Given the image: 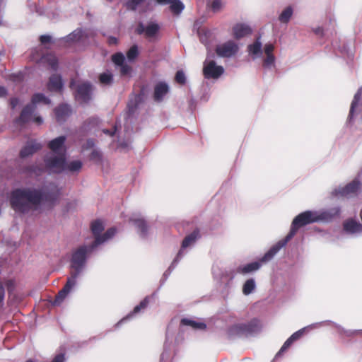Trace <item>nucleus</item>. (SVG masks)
Masks as SVG:
<instances>
[{"label":"nucleus","mask_w":362,"mask_h":362,"mask_svg":"<svg viewBox=\"0 0 362 362\" xmlns=\"http://www.w3.org/2000/svg\"><path fill=\"white\" fill-rule=\"evenodd\" d=\"M6 287H7V290L9 293L13 292V291L15 288V282L13 280H8L6 282Z\"/></svg>","instance_id":"obj_60"},{"label":"nucleus","mask_w":362,"mask_h":362,"mask_svg":"<svg viewBox=\"0 0 362 362\" xmlns=\"http://www.w3.org/2000/svg\"><path fill=\"white\" fill-rule=\"evenodd\" d=\"M43 145L35 139H28L19 151V158L26 159L42 150Z\"/></svg>","instance_id":"obj_20"},{"label":"nucleus","mask_w":362,"mask_h":362,"mask_svg":"<svg viewBox=\"0 0 362 362\" xmlns=\"http://www.w3.org/2000/svg\"><path fill=\"white\" fill-rule=\"evenodd\" d=\"M322 325H323V321L320 322L313 323L310 325L298 329V331L295 332L293 334H292L290 336V337L295 342L296 341H297L298 339L301 338L305 332H308L310 330L313 329L319 328Z\"/></svg>","instance_id":"obj_35"},{"label":"nucleus","mask_w":362,"mask_h":362,"mask_svg":"<svg viewBox=\"0 0 362 362\" xmlns=\"http://www.w3.org/2000/svg\"><path fill=\"white\" fill-rule=\"evenodd\" d=\"M147 86L142 85L140 87L139 91L136 94L133 95V98L137 100L139 102L143 103L145 101L146 97Z\"/></svg>","instance_id":"obj_47"},{"label":"nucleus","mask_w":362,"mask_h":362,"mask_svg":"<svg viewBox=\"0 0 362 362\" xmlns=\"http://www.w3.org/2000/svg\"><path fill=\"white\" fill-rule=\"evenodd\" d=\"M169 92L170 86L168 83L165 81H159L154 85L153 99L156 103H160L163 101Z\"/></svg>","instance_id":"obj_25"},{"label":"nucleus","mask_w":362,"mask_h":362,"mask_svg":"<svg viewBox=\"0 0 362 362\" xmlns=\"http://www.w3.org/2000/svg\"><path fill=\"white\" fill-rule=\"evenodd\" d=\"M28 119V121L26 122V124L32 122L37 125H41L44 122L43 117L37 113L36 111L34 112V113L31 116H30Z\"/></svg>","instance_id":"obj_48"},{"label":"nucleus","mask_w":362,"mask_h":362,"mask_svg":"<svg viewBox=\"0 0 362 362\" xmlns=\"http://www.w3.org/2000/svg\"><path fill=\"white\" fill-rule=\"evenodd\" d=\"M5 298V288L1 283H0V306L4 305Z\"/></svg>","instance_id":"obj_59"},{"label":"nucleus","mask_w":362,"mask_h":362,"mask_svg":"<svg viewBox=\"0 0 362 362\" xmlns=\"http://www.w3.org/2000/svg\"><path fill=\"white\" fill-rule=\"evenodd\" d=\"M274 43L271 42L265 43L264 46L262 45L264 57H262V66L265 71L271 70L276 66V58L274 54Z\"/></svg>","instance_id":"obj_19"},{"label":"nucleus","mask_w":362,"mask_h":362,"mask_svg":"<svg viewBox=\"0 0 362 362\" xmlns=\"http://www.w3.org/2000/svg\"><path fill=\"white\" fill-rule=\"evenodd\" d=\"M197 35L199 36L201 43L207 46L210 43V37L211 36V32L209 29L206 28H199L197 30Z\"/></svg>","instance_id":"obj_39"},{"label":"nucleus","mask_w":362,"mask_h":362,"mask_svg":"<svg viewBox=\"0 0 362 362\" xmlns=\"http://www.w3.org/2000/svg\"><path fill=\"white\" fill-rule=\"evenodd\" d=\"M256 288V282L254 278L247 279L243 285V293L245 296L251 294Z\"/></svg>","instance_id":"obj_41"},{"label":"nucleus","mask_w":362,"mask_h":362,"mask_svg":"<svg viewBox=\"0 0 362 362\" xmlns=\"http://www.w3.org/2000/svg\"><path fill=\"white\" fill-rule=\"evenodd\" d=\"M98 123V119L95 117H90L84 122V125L95 126Z\"/></svg>","instance_id":"obj_58"},{"label":"nucleus","mask_w":362,"mask_h":362,"mask_svg":"<svg viewBox=\"0 0 362 362\" xmlns=\"http://www.w3.org/2000/svg\"><path fill=\"white\" fill-rule=\"evenodd\" d=\"M341 208L337 205L320 210H306L296 216L287 235L277 243L283 248L296 235L300 228L314 223H329L340 217Z\"/></svg>","instance_id":"obj_3"},{"label":"nucleus","mask_w":362,"mask_h":362,"mask_svg":"<svg viewBox=\"0 0 362 362\" xmlns=\"http://www.w3.org/2000/svg\"><path fill=\"white\" fill-rule=\"evenodd\" d=\"M159 289L158 288L156 291H154L151 296H146L138 305H136L133 310L129 312L127 315L123 317L120 320H119L115 325V328H119L122 325L127 322L128 321L132 320L135 316L139 314L142 310H144L148 306L150 298H155L157 295Z\"/></svg>","instance_id":"obj_18"},{"label":"nucleus","mask_w":362,"mask_h":362,"mask_svg":"<svg viewBox=\"0 0 362 362\" xmlns=\"http://www.w3.org/2000/svg\"><path fill=\"white\" fill-rule=\"evenodd\" d=\"M72 112L71 106L66 103H61L54 108L55 119L61 124L66 122Z\"/></svg>","instance_id":"obj_24"},{"label":"nucleus","mask_w":362,"mask_h":362,"mask_svg":"<svg viewBox=\"0 0 362 362\" xmlns=\"http://www.w3.org/2000/svg\"><path fill=\"white\" fill-rule=\"evenodd\" d=\"M107 42L110 45H117L118 43V39L115 36L110 35L107 37Z\"/></svg>","instance_id":"obj_61"},{"label":"nucleus","mask_w":362,"mask_h":362,"mask_svg":"<svg viewBox=\"0 0 362 362\" xmlns=\"http://www.w3.org/2000/svg\"><path fill=\"white\" fill-rule=\"evenodd\" d=\"M38 52L37 48L33 49L30 52V55L33 59H35L34 55Z\"/></svg>","instance_id":"obj_63"},{"label":"nucleus","mask_w":362,"mask_h":362,"mask_svg":"<svg viewBox=\"0 0 362 362\" xmlns=\"http://www.w3.org/2000/svg\"><path fill=\"white\" fill-rule=\"evenodd\" d=\"M83 167V163L80 160H74L71 161H68L67 158H66V166L65 171L71 172V173H78L79 172Z\"/></svg>","instance_id":"obj_40"},{"label":"nucleus","mask_w":362,"mask_h":362,"mask_svg":"<svg viewBox=\"0 0 362 362\" xmlns=\"http://www.w3.org/2000/svg\"><path fill=\"white\" fill-rule=\"evenodd\" d=\"M160 30V25L152 21L147 22L146 24L139 22L135 29L137 35H144L149 42H155L159 38Z\"/></svg>","instance_id":"obj_10"},{"label":"nucleus","mask_w":362,"mask_h":362,"mask_svg":"<svg viewBox=\"0 0 362 362\" xmlns=\"http://www.w3.org/2000/svg\"><path fill=\"white\" fill-rule=\"evenodd\" d=\"M90 229L93 240L89 244H83L77 247L71 253L69 260V276L62 289L51 302L53 306H59L71 292L77 283V279L83 274L88 259L97 249L102 245L112 239L117 233V228L111 227L105 233L103 222L96 219L90 223Z\"/></svg>","instance_id":"obj_1"},{"label":"nucleus","mask_w":362,"mask_h":362,"mask_svg":"<svg viewBox=\"0 0 362 362\" xmlns=\"http://www.w3.org/2000/svg\"><path fill=\"white\" fill-rule=\"evenodd\" d=\"M174 80L175 83L180 86H184L186 84L187 76L182 69H180L176 71Z\"/></svg>","instance_id":"obj_45"},{"label":"nucleus","mask_w":362,"mask_h":362,"mask_svg":"<svg viewBox=\"0 0 362 362\" xmlns=\"http://www.w3.org/2000/svg\"><path fill=\"white\" fill-rule=\"evenodd\" d=\"M66 135H60L51 139L47 144V147L51 150L49 153L66 154Z\"/></svg>","instance_id":"obj_22"},{"label":"nucleus","mask_w":362,"mask_h":362,"mask_svg":"<svg viewBox=\"0 0 362 362\" xmlns=\"http://www.w3.org/2000/svg\"><path fill=\"white\" fill-rule=\"evenodd\" d=\"M235 276V269H233L225 270L222 272L220 281V291L224 298H227L234 291L233 279Z\"/></svg>","instance_id":"obj_15"},{"label":"nucleus","mask_w":362,"mask_h":362,"mask_svg":"<svg viewBox=\"0 0 362 362\" xmlns=\"http://www.w3.org/2000/svg\"><path fill=\"white\" fill-rule=\"evenodd\" d=\"M129 221L134 226L141 239L146 240L148 238L151 227L145 217L140 214H133L129 217Z\"/></svg>","instance_id":"obj_14"},{"label":"nucleus","mask_w":362,"mask_h":362,"mask_svg":"<svg viewBox=\"0 0 362 362\" xmlns=\"http://www.w3.org/2000/svg\"><path fill=\"white\" fill-rule=\"evenodd\" d=\"M69 87L71 89L75 88V100L81 105L88 104L93 100L94 86L90 81H86L76 84L74 80H71Z\"/></svg>","instance_id":"obj_7"},{"label":"nucleus","mask_w":362,"mask_h":362,"mask_svg":"<svg viewBox=\"0 0 362 362\" xmlns=\"http://www.w3.org/2000/svg\"><path fill=\"white\" fill-rule=\"evenodd\" d=\"M294 341L289 337L286 341L284 343L282 346L280 348L279 351L276 353L275 358H279L284 355V354L291 346Z\"/></svg>","instance_id":"obj_46"},{"label":"nucleus","mask_w":362,"mask_h":362,"mask_svg":"<svg viewBox=\"0 0 362 362\" xmlns=\"http://www.w3.org/2000/svg\"><path fill=\"white\" fill-rule=\"evenodd\" d=\"M322 325H323V321L320 322L313 323L310 325L298 329V331L295 332L293 334H292L290 336V337L295 342L296 341H297L298 339L301 338L305 332H308L310 330L313 329L319 328Z\"/></svg>","instance_id":"obj_34"},{"label":"nucleus","mask_w":362,"mask_h":362,"mask_svg":"<svg viewBox=\"0 0 362 362\" xmlns=\"http://www.w3.org/2000/svg\"><path fill=\"white\" fill-rule=\"evenodd\" d=\"M197 108V100L193 96V95H188V109L191 112V113H193Z\"/></svg>","instance_id":"obj_50"},{"label":"nucleus","mask_w":362,"mask_h":362,"mask_svg":"<svg viewBox=\"0 0 362 362\" xmlns=\"http://www.w3.org/2000/svg\"><path fill=\"white\" fill-rule=\"evenodd\" d=\"M99 81L103 85H111L114 81L113 74L109 71H104L99 75Z\"/></svg>","instance_id":"obj_43"},{"label":"nucleus","mask_w":362,"mask_h":362,"mask_svg":"<svg viewBox=\"0 0 362 362\" xmlns=\"http://www.w3.org/2000/svg\"><path fill=\"white\" fill-rule=\"evenodd\" d=\"M282 247L276 243L258 259L244 264H240L235 269V274L247 275L257 272L264 263L272 260Z\"/></svg>","instance_id":"obj_5"},{"label":"nucleus","mask_w":362,"mask_h":362,"mask_svg":"<svg viewBox=\"0 0 362 362\" xmlns=\"http://www.w3.org/2000/svg\"><path fill=\"white\" fill-rule=\"evenodd\" d=\"M293 10L291 6L286 7L280 13L279 20L281 23H288L292 17Z\"/></svg>","instance_id":"obj_42"},{"label":"nucleus","mask_w":362,"mask_h":362,"mask_svg":"<svg viewBox=\"0 0 362 362\" xmlns=\"http://www.w3.org/2000/svg\"><path fill=\"white\" fill-rule=\"evenodd\" d=\"M112 62L115 69L119 71L122 78H130L133 76L134 71L132 66L128 64L125 55L121 52H116L112 55Z\"/></svg>","instance_id":"obj_12"},{"label":"nucleus","mask_w":362,"mask_h":362,"mask_svg":"<svg viewBox=\"0 0 362 362\" xmlns=\"http://www.w3.org/2000/svg\"><path fill=\"white\" fill-rule=\"evenodd\" d=\"M332 45L337 55L340 54L343 57H347L349 59H353L352 43L350 40L339 39L338 41L333 42Z\"/></svg>","instance_id":"obj_21"},{"label":"nucleus","mask_w":362,"mask_h":362,"mask_svg":"<svg viewBox=\"0 0 362 362\" xmlns=\"http://www.w3.org/2000/svg\"><path fill=\"white\" fill-rule=\"evenodd\" d=\"M95 140L93 138H88L87 139L86 142L83 145V148L87 150L95 147Z\"/></svg>","instance_id":"obj_56"},{"label":"nucleus","mask_w":362,"mask_h":362,"mask_svg":"<svg viewBox=\"0 0 362 362\" xmlns=\"http://www.w3.org/2000/svg\"><path fill=\"white\" fill-rule=\"evenodd\" d=\"M262 329L260 320L254 317L247 322L238 323L229 327L226 334L228 339L232 340L242 337L253 336Z\"/></svg>","instance_id":"obj_4"},{"label":"nucleus","mask_w":362,"mask_h":362,"mask_svg":"<svg viewBox=\"0 0 362 362\" xmlns=\"http://www.w3.org/2000/svg\"><path fill=\"white\" fill-rule=\"evenodd\" d=\"M336 26V20L334 17L328 16L327 21L322 25L312 27L311 30L316 37L324 42L329 36L332 35Z\"/></svg>","instance_id":"obj_11"},{"label":"nucleus","mask_w":362,"mask_h":362,"mask_svg":"<svg viewBox=\"0 0 362 362\" xmlns=\"http://www.w3.org/2000/svg\"><path fill=\"white\" fill-rule=\"evenodd\" d=\"M66 154L48 153L44 158L47 170L54 174L65 172Z\"/></svg>","instance_id":"obj_9"},{"label":"nucleus","mask_w":362,"mask_h":362,"mask_svg":"<svg viewBox=\"0 0 362 362\" xmlns=\"http://www.w3.org/2000/svg\"><path fill=\"white\" fill-rule=\"evenodd\" d=\"M37 62L47 65V69L52 71H57L59 68V62L58 57L53 53L49 52L40 56Z\"/></svg>","instance_id":"obj_29"},{"label":"nucleus","mask_w":362,"mask_h":362,"mask_svg":"<svg viewBox=\"0 0 362 362\" xmlns=\"http://www.w3.org/2000/svg\"><path fill=\"white\" fill-rule=\"evenodd\" d=\"M169 5V9L174 16H180L185 8L181 0H160L159 5Z\"/></svg>","instance_id":"obj_32"},{"label":"nucleus","mask_w":362,"mask_h":362,"mask_svg":"<svg viewBox=\"0 0 362 362\" xmlns=\"http://www.w3.org/2000/svg\"><path fill=\"white\" fill-rule=\"evenodd\" d=\"M214 57L215 54L208 51L203 66V75L206 79L216 80L224 73V68L221 65H217L214 59Z\"/></svg>","instance_id":"obj_8"},{"label":"nucleus","mask_w":362,"mask_h":362,"mask_svg":"<svg viewBox=\"0 0 362 362\" xmlns=\"http://www.w3.org/2000/svg\"><path fill=\"white\" fill-rule=\"evenodd\" d=\"M323 325H332L334 326L339 331L340 334H344L346 337H352L354 335H361L362 336V329H346L340 325L332 321V320H325L323 321Z\"/></svg>","instance_id":"obj_33"},{"label":"nucleus","mask_w":362,"mask_h":362,"mask_svg":"<svg viewBox=\"0 0 362 362\" xmlns=\"http://www.w3.org/2000/svg\"><path fill=\"white\" fill-rule=\"evenodd\" d=\"M142 104L133 97H130L127 104V117H132L138 110L139 105Z\"/></svg>","instance_id":"obj_37"},{"label":"nucleus","mask_w":362,"mask_h":362,"mask_svg":"<svg viewBox=\"0 0 362 362\" xmlns=\"http://www.w3.org/2000/svg\"><path fill=\"white\" fill-rule=\"evenodd\" d=\"M39 40L42 45H45L47 44H57L59 45L58 38L54 39L52 35L48 34L40 35L39 37Z\"/></svg>","instance_id":"obj_44"},{"label":"nucleus","mask_w":362,"mask_h":362,"mask_svg":"<svg viewBox=\"0 0 362 362\" xmlns=\"http://www.w3.org/2000/svg\"><path fill=\"white\" fill-rule=\"evenodd\" d=\"M25 171L28 173H36L40 171V168L36 165H30L25 168Z\"/></svg>","instance_id":"obj_55"},{"label":"nucleus","mask_w":362,"mask_h":362,"mask_svg":"<svg viewBox=\"0 0 362 362\" xmlns=\"http://www.w3.org/2000/svg\"><path fill=\"white\" fill-rule=\"evenodd\" d=\"M239 45L232 40L217 45L215 47V54L221 58H232L239 52Z\"/></svg>","instance_id":"obj_17"},{"label":"nucleus","mask_w":362,"mask_h":362,"mask_svg":"<svg viewBox=\"0 0 362 362\" xmlns=\"http://www.w3.org/2000/svg\"><path fill=\"white\" fill-rule=\"evenodd\" d=\"M47 88L51 92L61 93L64 89V81L60 74H53L48 79Z\"/></svg>","instance_id":"obj_28"},{"label":"nucleus","mask_w":362,"mask_h":362,"mask_svg":"<svg viewBox=\"0 0 362 362\" xmlns=\"http://www.w3.org/2000/svg\"><path fill=\"white\" fill-rule=\"evenodd\" d=\"M9 78L14 82H22L25 78V73L23 71L12 73L10 74Z\"/></svg>","instance_id":"obj_49"},{"label":"nucleus","mask_w":362,"mask_h":362,"mask_svg":"<svg viewBox=\"0 0 362 362\" xmlns=\"http://www.w3.org/2000/svg\"><path fill=\"white\" fill-rule=\"evenodd\" d=\"M173 332H170V325L168 326L165 333V341L163 346V351L160 355V362H168L172 357Z\"/></svg>","instance_id":"obj_27"},{"label":"nucleus","mask_w":362,"mask_h":362,"mask_svg":"<svg viewBox=\"0 0 362 362\" xmlns=\"http://www.w3.org/2000/svg\"><path fill=\"white\" fill-rule=\"evenodd\" d=\"M20 100L17 97L11 98L9 100V105L12 110H14L19 104Z\"/></svg>","instance_id":"obj_57"},{"label":"nucleus","mask_w":362,"mask_h":362,"mask_svg":"<svg viewBox=\"0 0 362 362\" xmlns=\"http://www.w3.org/2000/svg\"><path fill=\"white\" fill-rule=\"evenodd\" d=\"M201 238L199 228H195L192 233L187 235L181 243L180 248L175 255L177 259L182 260L189 252V250L194 245L198 239Z\"/></svg>","instance_id":"obj_13"},{"label":"nucleus","mask_w":362,"mask_h":362,"mask_svg":"<svg viewBox=\"0 0 362 362\" xmlns=\"http://www.w3.org/2000/svg\"><path fill=\"white\" fill-rule=\"evenodd\" d=\"M262 34L258 33L253 42L249 44L247 47V52L253 61L257 59H262L263 49L262 42Z\"/></svg>","instance_id":"obj_23"},{"label":"nucleus","mask_w":362,"mask_h":362,"mask_svg":"<svg viewBox=\"0 0 362 362\" xmlns=\"http://www.w3.org/2000/svg\"><path fill=\"white\" fill-rule=\"evenodd\" d=\"M222 6L221 0H213L210 5L211 9L214 13H217L221 11Z\"/></svg>","instance_id":"obj_51"},{"label":"nucleus","mask_w":362,"mask_h":362,"mask_svg":"<svg viewBox=\"0 0 362 362\" xmlns=\"http://www.w3.org/2000/svg\"><path fill=\"white\" fill-rule=\"evenodd\" d=\"M180 261L181 260L177 259L175 257H174L170 266L164 272L162 277L160 279V286L158 287V289H160L165 284V281H167L171 273L173 272V270L177 267Z\"/></svg>","instance_id":"obj_36"},{"label":"nucleus","mask_w":362,"mask_h":362,"mask_svg":"<svg viewBox=\"0 0 362 362\" xmlns=\"http://www.w3.org/2000/svg\"><path fill=\"white\" fill-rule=\"evenodd\" d=\"M361 185L362 184L360 180L358 177H355L345 186L334 188L331 192L330 195L332 198H339L346 197L351 194H356L360 191Z\"/></svg>","instance_id":"obj_16"},{"label":"nucleus","mask_w":362,"mask_h":362,"mask_svg":"<svg viewBox=\"0 0 362 362\" xmlns=\"http://www.w3.org/2000/svg\"><path fill=\"white\" fill-rule=\"evenodd\" d=\"M66 354L64 352H60L57 354L50 362H66Z\"/></svg>","instance_id":"obj_54"},{"label":"nucleus","mask_w":362,"mask_h":362,"mask_svg":"<svg viewBox=\"0 0 362 362\" xmlns=\"http://www.w3.org/2000/svg\"><path fill=\"white\" fill-rule=\"evenodd\" d=\"M51 103V99L45 93L39 92L33 93L30 102L23 107L19 116L15 118L14 123L21 127L25 126L28 121V117L35 112L38 104L50 105Z\"/></svg>","instance_id":"obj_6"},{"label":"nucleus","mask_w":362,"mask_h":362,"mask_svg":"<svg viewBox=\"0 0 362 362\" xmlns=\"http://www.w3.org/2000/svg\"><path fill=\"white\" fill-rule=\"evenodd\" d=\"M103 133L105 135H108L110 136H114L118 132V127L117 124H115L111 129H103Z\"/></svg>","instance_id":"obj_53"},{"label":"nucleus","mask_w":362,"mask_h":362,"mask_svg":"<svg viewBox=\"0 0 362 362\" xmlns=\"http://www.w3.org/2000/svg\"><path fill=\"white\" fill-rule=\"evenodd\" d=\"M232 31L233 37L235 40H240L251 35L252 29L250 25L245 23H237L233 25Z\"/></svg>","instance_id":"obj_31"},{"label":"nucleus","mask_w":362,"mask_h":362,"mask_svg":"<svg viewBox=\"0 0 362 362\" xmlns=\"http://www.w3.org/2000/svg\"><path fill=\"white\" fill-rule=\"evenodd\" d=\"M184 327H189L194 330H205L206 324L202 321H197L193 318L182 317L180 322L179 332H183Z\"/></svg>","instance_id":"obj_30"},{"label":"nucleus","mask_w":362,"mask_h":362,"mask_svg":"<svg viewBox=\"0 0 362 362\" xmlns=\"http://www.w3.org/2000/svg\"><path fill=\"white\" fill-rule=\"evenodd\" d=\"M85 35V32L82 28H76L69 35L58 38L59 45L69 46L73 43L79 42Z\"/></svg>","instance_id":"obj_26"},{"label":"nucleus","mask_w":362,"mask_h":362,"mask_svg":"<svg viewBox=\"0 0 362 362\" xmlns=\"http://www.w3.org/2000/svg\"><path fill=\"white\" fill-rule=\"evenodd\" d=\"M8 91L7 88L4 86H0V98H4L7 96Z\"/></svg>","instance_id":"obj_62"},{"label":"nucleus","mask_w":362,"mask_h":362,"mask_svg":"<svg viewBox=\"0 0 362 362\" xmlns=\"http://www.w3.org/2000/svg\"><path fill=\"white\" fill-rule=\"evenodd\" d=\"M36 12L39 13V15H42L43 12L41 11L40 8L36 7Z\"/></svg>","instance_id":"obj_64"},{"label":"nucleus","mask_w":362,"mask_h":362,"mask_svg":"<svg viewBox=\"0 0 362 362\" xmlns=\"http://www.w3.org/2000/svg\"><path fill=\"white\" fill-rule=\"evenodd\" d=\"M61 189L50 182L40 187L25 186L13 189L8 197L11 207L16 213L26 214L37 211L44 205L55 206L59 200Z\"/></svg>","instance_id":"obj_2"},{"label":"nucleus","mask_w":362,"mask_h":362,"mask_svg":"<svg viewBox=\"0 0 362 362\" xmlns=\"http://www.w3.org/2000/svg\"><path fill=\"white\" fill-rule=\"evenodd\" d=\"M90 159L93 160H96L98 162L102 161L103 160V155L100 151L98 149H94L92 151V152L90 154Z\"/></svg>","instance_id":"obj_52"},{"label":"nucleus","mask_w":362,"mask_h":362,"mask_svg":"<svg viewBox=\"0 0 362 362\" xmlns=\"http://www.w3.org/2000/svg\"><path fill=\"white\" fill-rule=\"evenodd\" d=\"M140 54L139 46L137 44L132 45L129 49L126 52L125 57L127 62L129 63H134L136 62Z\"/></svg>","instance_id":"obj_38"}]
</instances>
